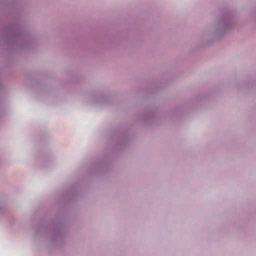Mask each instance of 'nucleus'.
Returning a JSON list of instances; mask_svg holds the SVG:
<instances>
[{"label":"nucleus","mask_w":256,"mask_h":256,"mask_svg":"<svg viewBox=\"0 0 256 256\" xmlns=\"http://www.w3.org/2000/svg\"><path fill=\"white\" fill-rule=\"evenodd\" d=\"M68 225L62 218L38 223L36 228L35 236L44 238L54 248L63 247L66 242Z\"/></svg>","instance_id":"1"},{"label":"nucleus","mask_w":256,"mask_h":256,"mask_svg":"<svg viewBox=\"0 0 256 256\" xmlns=\"http://www.w3.org/2000/svg\"><path fill=\"white\" fill-rule=\"evenodd\" d=\"M82 193H62V196L66 199V202L68 203H72L74 202L76 198Z\"/></svg>","instance_id":"2"},{"label":"nucleus","mask_w":256,"mask_h":256,"mask_svg":"<svg viewBox=\"0 0 256 256\" xmlns=\"http://www.w3.org/2000/svg\"><path fill=\"white\" fill-rule=\"evenodd\" d=\"M6 212V208L4 200L0 199V215L4 214Z\"/></svg>","instance_id":"3"}]
</instances>
